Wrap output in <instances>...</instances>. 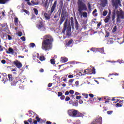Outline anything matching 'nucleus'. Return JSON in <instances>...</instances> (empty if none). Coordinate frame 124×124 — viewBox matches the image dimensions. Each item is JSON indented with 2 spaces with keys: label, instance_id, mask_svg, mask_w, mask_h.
I'll list each match as a JSON object with an SVG mask.
<instances>
[{
  "label": "nucleus",
  "instance_id": "1",
  "mask_svg": "<svg viewBox=\"0 0 124 124\" xmlns=\"http://www.w3.org/2000/svg\"><path fill=\"white\" fill-rule=\"evenodd\" d=\"M54 40L50 35H46L44 36L42 43V49L45 51H49L52 49V44Z\"/></svg>",
  "mask_w": 124,
  "mask_h": 124
},
{
  "label": "nucleus",
  "instance_id": "2",
  "mask_svg": "<svg viewBox=\"0 0 124 124\" xmlns=\"http://www.w3.org/2000/svg\"><path fill=\"white\" fill-rule=\"evenodd\" d=\"M63 1L61 0L59 2V6L58 8V10L57 13V14H58L59 17L61 16V18L60 19V21L59 22L60 25H62L64 20L67 18V15H66V9L63 7ZM63 7V8H62Z\"/></svg>",
  "mask_w": 124,
  "mask_h": 124
},
{
  "label": "nucleus",
  "instance_id": "3",
  "mask_svg": "<svg viewBox=\"0 0 124 124\" xmlns=\"http://www.w3.org/2000/svg\"><path fill=\"white\" fill-rule=\"evenodd\" d=\"M58 6V1L55 0L52 6L50 7V10L48 11L49 14L47 13H45L44 16L46 20H50L51 16L53 13H55L57 11V7Z\"/></svg>",
  "mask_w": 124,
  "mask_h": 124
},
{
  "label": "nucleus",
  "instance_id": "4",
  "mask_svg": "<svg viewBox=\"0 0 124 124\" xmlns=\"http://www.w3.org/2000/svg\"><path fill=\"white\" fill-rule=\"evenodd\" d=\"M8 77L9 81L12 82V86H22L23 82H22V80L20 79V78L16 77L11 74L8 75Z\"/></svg>",
  "mask_w": 124,
  "mask_h": 124
},
{
  "label": "nucleus",
  "instance_id": "5",
  "mask_svg": "<svg viewBox=\"0 0 124 124\" xmlns=\"http://www.w3.org/2000/svg\"><path fill=\"white\" fill-rule=\"evenodd\" d=\"M77 4L78 7V11L79 15H82V11H88V7L86 3H85L84 0H78Z\"/></svg>",
  "mask_w": 124,
  "mask_h": 124
},
{
  "label": "nucleus",
  "instance_id": "6",
  "mask_svg": "<svg viewBox=\"0 0 124 124\" xmlns=\"http://www.w3.org/2000/svg\"><path fill=\"white\" fill-rule=\"evenodd\" d=\"M68 21V19L67 18L66 19L63 25V28L62 31V33H65V31H66V35L67 36H70V32H71V25L70 23L68 24L67 22Z\"/></svg>",
  "mask_w": 124,
  "mask_h": 124
},
{
  "label": "nucleus",
  "instance_id": "7",
  "mask_svg": "<svg viewBox=\"0 0 124 124\" xmlns=\"http://www.w3.org/2000/svg\"><path fill=\"white\" fill-rule=\"evenodd\" d=\"M112 6L115 8V9H118L119 6H122L121 4V0H112Z\"/></svg>",
  "mask_w": 124,
  "mask_h": 124
},
{
  "label": "nucleus",
  "instance_id": "8",
  "mask_svg": "<svg viewBox=\"0 0 124 124\" xmlns=\"http://www.w3.org/2000/svg\"><path fill=\"white\" fill-rule=\"evenodd\" d=\"M116 24H120L121 22H122V20H121V19H124V12L122 11L118 15L116 16Z\"/></svg>",
  "mask_w": 124,
  "mask_h": 124
},
{
  "label": "nucleus",
  "instance_id": "9",
  "mask_svg": "<svg viewBox=\"0 0 124 124\" xmlns=\"http://www.w3.org/2000/svg\"><path fill=\"white\" fill-rule=\"evenodd\" d=\"M78 112V110L75 109H70L68 111V114L71 117H73V118H76V116H77Z\"/></svg>",
  "mask_w": 124,
  "mask_h": 124
},
{
  "label": "nucleus",
  "instance_id": "10",
  "mask_svg": "<svg viewBox=\"0 0 124 124\" xmlns=\"http://www.w3.org/2000/svg\"><path fill=\"white\" fill-rule=\"evenodd\" d=\"M84 73L85 74L90 75V74H95V68L93 67V70L92 69H87L85 70L84 71Z\"/></svg>",
  "mask_w": 124,
  "mask_h": 124
},
{
  "label": "nucleus",
  "instance_id": "11",
  "mask_svg": "<svg viewBox=\"0 0 124 124\" xmlns=\"http://www.w3.org/2000/svg\"><path fill=\"white\" fill-rule=\"evenodd\" d=\"M13 64L15 65L16 67L17 68H22V66H23V65L22 64V63L20 62V61H18V60H16L14 61Z\"/></svg>",
  "mask_w": 124,
  "mask_h": 124
},
{
  "label": "nucleus",
  "instance_id": "12",
  "mask_svg": "<svg viewBox=\"0 0 124 124\" xmlns=\"http://www.w3.org/2000/svg\"><path fill=\"white\" fill-rule=\"evenodd\" d=\"M0 26L1 27V30L2 31H7V30L8 29V25L6 23L1 24H0Z\"/></svg>",
  "mask_w": 124,
  "mask_h": 124
},
{
  "label": "nucleus",
  "instance_id": "13",
  "mask_svg": "<svg viewBox=\"0 0 124 124\" xmlns=\"http://www.w3.org/2000/svg\"><path fill=\"white\" fill-rule=\"evenodd\" d=\"M111 20V13H108V16L105 17V19L104 20L105 23H107L109 22Z\"/></svg>",
  "mask_w": 124,
  "mask_h": 124
},
{
  "label": "nucleus",
  "instance_id": "14",
  "mask_svg": "<svg viewBox=\"0 0 124 124\" xmlns=\"http://www.w3.org/2000/svg\"><path fill=\"white\" fill-rule=\"evenodd\" d=\"M37 27L39 30H41V31H45V27H44L42 21L40 22V24L37 26Z\"/></svg>",
  "mask_w": 124,
  "mask_h": 124
},
{
  "label": "nucleus",
  "instance_id": "15",
  "mask_svg": "<svg viewBox=\"0 0 124 124\" xmlns=\"http://www.w3.org/2000/svg\"><path fill=\"white\" fill-rule=\"evenodd\" d=\"M75 28L76 31H78V30H79V26H80V25L78 23V21H77V18H76V17H75Z\"/></svg>",
  "mask_w": 124,
  "mask_h": 124
},
{
  "label": "nucleus",
  "instance_id": "16",
  "mask_svg": "<svg viewBox=\"0 0 124 124\" xmlns=\"http://www.w3.org/2000/svg\"><path fill=\"white\" fill-rule=\"evenodd\" d=\"M37 59H39L41 62H43L44 61H45L46 58L44 56L42 55L41 56H39V54H37Z\"/></svg>",
  "mask_w": 124,
  "mask_h": 124
},
{
  "label": "nucleus",
  "instance_id": "17",
  "mask_svg": "<svg viewBox=\"0 0 124 124\" xmlns=\"http://www.w3.org/2000/svg\"><path fill=\"white\" fill-rule=\"evenodd\" d=\"M70 21H71V26L72 27V29L73 31H74V21L73 17H71L70 18Z\"/></svg>",
  "mask_w": 124,
  "mask_h": 124
},
{
  "label": "nucleus",
  "instance_id": "18",
  "mask_svg": "<svg viewBox=\"0 0 124 124\" xmlns=\"http://www.w3.org/2000/svg\"><path fill=\"white\" fill-rule=\"evenodd\" d=\"M116 12L115 11L112 12V20L113 22V23H115L116 22Z\"/></svg>",
  "mask_w": 124,
  "mask_h": 124
},
{
  "label": "nucleus",
  "instance_id": "19",
  "mask_svg": "<svg viewBox=\"0 0 124 124\" xmlns=\"http://www.w3.org/2000/svg\"><path fill=\"white\" fill-rule=\"evenodd\" d=\"M18 21H19V19H18V17H16L14 20V23H15V26L19 25V23H18Z\"/></svg>",
  "mask_w": 124,
  "mask_h": 124
},
{
  "label": "nucleus",
  "instance_id": "20",
  "mask_svg": "<svg viewBox=\"0 0 124 124\" xmlns=\"http://www.w3.org/2000/svg\"><path fill=\"white\" fill-rule=\"evenodd\" d=\"M10 0H0V4H5Z\"/></svg>",
  "mask_w": 124,
  "mask_h": 124
},
{
  "label": "nucleus",
  "instance_id": "21",
  "mask_svg": "<svg viewBox=\"0 0 124 124\" xmlns=\"http://www.w3.org/2000/svg\"><path fill=\"white\" fill-rule=\"evenodd\" d=\"M61 61L62 62H66L68 61V59L66 57H61Z\"/></svg>",
  "mask_w": 124,
  "mask_h": 124
},
{
  "label": "nucleus",
  "instance_id": "22",
  "mask_svg": "<svg viewBox=\"0 0 124 124\" xmlns=\"http://www.w3.org/2000/svg\"><path fill=\"white\" fill-rule=\"evenodd\" d=\"M97 12V10L94 9V10L92 13V15L94 16V17L97 16L98 14L96 13Z\"/></svg>",
  "mask_w": 124,
  "mask_h": 124
},
{
  "label": "nucleus",
  "instance_id": "23",
  "mask_svg": "<svg viewBox=\"0 0 124 124\" xmlns=\"http://www.w3.org/2000/svg\"><path fill=\"white\" fill-rule=\"evenodd\" d=\"M14 52V50H13V48L12 47L9 48V51H7L6 53L7 54H10V53H13Z\"/></svg>",
  "mask_w": 124,
  "mask_h": 124
},
{
  "label": "nucleus",
  "instance_id": "24",
  "mask_svg": "<svg viewBox=\"0 0 124 124\" xmlns=\"http://www.w3.org/2000/svg\"><path fill=\"white\" fill-rule=\"evenodd\" d=\"M84 114H83L80 112H78V113L77 114L76 117H81L82 118H83V117H84Z\"/></svg>",
  "mask_w": 124,
  "mask_h": 124
},
{
  "label": "nucleus",
  "instance_id": "25",
  "mask_svg": "<svg viewBox=\"0 0 124 124\" xmlns=\"http://www.w3.org/2000/svg\"><path fill=\"white\" fill-rule=\"evenodd\" d=\"M33 10L34 11V14H35L36 15H38V10H37V9L34 8L33 9Z\"/></svg>",
  "mask_w": 124,
  "mask_h": 124
},
{
  "label": "nucleus",
  "instance_id": "26",
  "mask_svg": "<svg viewBox=\"0 0 124 124\" xmlns=\"http://www.w3.org/2000/svg\"><path fill=\"white\" fill-rule=\"evenodd\" d=\"M82 16L84 18H87L88 17V13L86 12H84L82 13Z\"/></svg>",
  "mask_w": 124,
  "mask_h": 124
},
{
  "label": "nucleus",
  "instance_id": "27",
  "mask_svg": "<svg viewBox=\"0 0 124 124\" xmlns=\"http://www.w3.org/2000/svg\"><path fill=\"white\" fill-rule=\"evenodd\" d=\"M117 26H115L112 29V32H116L117 31Z\"/></svg>",
  "mask_w": 124,
  "mask_h": 124
},
{
  "label": "nucleus",
  "instance_id": "28",
  "mask_svg": "<svg viewBox=\"0 0 124 124\" xmlns=\"http://www.w3.org/2000/svg\"><path fill=\"white\" fill-rule=\"evenodd\" d=\"M50 62H51V64H55L56 63V62L55 61V59H51L50 60Z\"/></svg>",
  "mask_w": 124,
  "mask_h": 124
},
{
  "label": "nucleus",
  "instance_id": "29",
  "mask_svg": "<svg viewBox=\"0 0 124 124\" xmlns=\"http://www.w3.org/2000/svg\"><path fill=\"white\" fill-rule=\"evenodd\" d=\"M29 45L30 47H31L32 48H34V46H35V44L33 43H31Z\"/></svg>",
  "mask_w": 124,
  "mask_h": 124
},
{
  "label": "nucleus",
  "instance_id": "30",
  "mask_svg": "<svg viewBox=\"0 0 124 124\" xmlns=\"http://www.w3.org/2000/svg\"><path fill=\"white\" fill-rule=\"evenodd\" d=\"M22 12H25V13H26V14H30V12H29L27 10L23 9V10H22Z\"/></svg>",
  "mask_w": 124,
  "mask_h": 124
},
{
  "label": "nucleus",
  "instance_id": "31",
  "mask_svg": "<svg viewBox=\"0 0 124 124\" xmlns=\"http://www.w3.org/2000/svg\"><path fill=\"white\" fill-rule=\"evenodd\" d=\"M116 107H123V104H120L119 103H117L116 105Z\"/></svg>",
  "mask_w": 124,
  "mask_h": 124
},
{
  "label": "nucleus",
  "instance_id": "32",
  "mask_svg": "<svg viewBox=\"0 0 124 124\" xmlns=\"http://www.w3.org/2000/svg\"><path fill=\"white\" fill-rule=\"evenodd\" d=\"M108 13V12L107 11H104L103 12V16H106V15H107Z\"/></svg>",
  "mask_w": 124,
  "mask_h": 124
},
{
  "label": "nucleus",
  "instance_id": "33",
  "mask_svg": "<svg viewBox=\"0 0 124 124\" xmlns=\"http://www.w3.org/2000/svg\"><path fill=\"white\" fill-rule=\"evenodd\" d=\"M73 106H75L76 107H77V106H78V102H74L73 103Z\"/></svg>",
  "mask_w": 124,
  "mask_h": 124
},
{
  "label": "nucleus",
  "instance_id": "34",
  "mask_svg": "<svg viewBox=\"0 0 124 124\" xmlns=\"http://www.w3.org/2000/svg\"><path fill=\"white\" fill-rule=\"evenodd\" d=\"M36 120L38 123H40V121H41V119H40V118H39L38 116L36 117Z\"/></svg>",
  "mask_w": 124,
  "mask_h": 124
},
{
  "label": "nucleus",
  "instance_id": "35",
  "mask_svg": "<svg viewBox=\"0 0 124 124\" xmlns=\"http://www.w3.org/2000/svg\"><path fill=\"white\" fill-rule=\"evenodd\" d=\"M48 4V1L46 0L44 3V7L46 8L47 7V5Z\"/></svg>",
  "mask_w": 124,
  "mask_h": 124
},
{
  "label": "nucleus",
  "instance_id": "36",
  "mask_svg": "<svg viewBox=\"0 0 124 124\" xmlns=\"http://www.w3.org/2000/svg\"><path fill=\"white\" fill-rule=\"evenodd\" d=\"M72 42H73V40L72 39L70 40L67 43V45H70V44H72Z\"/></svg>",
  "mask_w": 124,
  "mask_h": 124
},
{
  "label": "nucleus",
  "instance_id": "37",
  "mask_svg": "<svg viewBox=\"0 0 124 124\" xmlns=\"http://www.w3.org/2000/svg\"><path fill=\"white\" fill-rule=\"evenodd\" d=\"M83 96L85 97V98H89V95L88 94L86 93H82V94Z\"/></svg>",
  "mask_w": 124,
  "mask_h": 124
},
{
  "label": "nucleus",
  "instance_id": "38",
  "mask_svg": "<svg viewBox=\"0 0 124 124\" xmlns=\"http://www.w3.org/2000/svg\"><path fill=\"white\" fill-rule=\"evenodd\" d=\"M112 101H116L115 102H119V101H120V100L118 99H115V98H112Z\"/></svg>",
  "mask_w": 124,
  "mask_h": 124
},
{
  "label": "nucleus",
  "instance_id": "39",
  "mask_svg": "<svg viewBox=\"0 0 124 124\" xmlns=\"http://www.w3.org/2000/svg\"><path fill=\"white\" fill-rule=\"evenodd\" d=\"M112 113H113V110H109L107 111V114L108 115H111L112 114Z\"/></svg>",
  "mask_w": 124,
  "mask_h": 124
},
{
  "label": "nucleus",
  "instance_id": "40",
  "mask_svg": "<svg viewBox=\"0 0 124 124\" xmlns=\"http://www.w3.org/2000/svg\"><path fill=\"white\" fill-rule=\"evenodd\" d=\"M73 81H74V79H70L69 80L68 82L70 84H72L73 83Z\"/></svg>",
  "mask_w": 124,
  "mask_h": 124
},
{
  "label": "nucleus",
  "instance_id": "41",
  "mask_svg": "<svg viewBox=\"0 0 124 124\" xmlns=\"http://www.w3.org/2000/svg\"><path fill=\"white\" fill-rule=\"evenodd\" d=\"M3 49H4V47L2 46L1 45H0V52H2V51H3Z\"/></svg>",
  "mask_w": 124,
  "mask_h": 124
},
{
  "label": "nucleus",
  "instance_id": "42",
  "mask_svg": "<svg viewBox=\"0 0 124 124\" xmlns=\"http://www.w3.org/2000/svg\"><path fill=\"white\" fill-rule=\"evenodd\" d=\"M7 35L8 36V40H11L12 39V37H11L10 35L8 34Z\"/></svg>",
  "mask_w": 124,
  "mask_h": 124
},
{
  "label": "nucleus",
  "instance_id": "43",
  "mask_svg": "<svg viewBox=\"0 0 124 124\" xmlns=\"http://www.w3.org/2000/svg\"><path fill=\"white\" fill-rule=\"evenodd\" d=\"M62 92H58V96H62Z\"/></svg>",
  "mask_w": 124,
  "mask_h": 124
},
{
  "label": "nucleus",
  "instance_id": "44",
  "mask_svg": "<svg viewBox=\"0 0 124 124\" xmlns=\"http://www.w3.org/2000/svg\"><path fill=\"white\" fill-rule=\"evenodd\" d=\"M65 100V101H69L70 100V97L68 96L66 97Z\"/></svg>",
  "mask_w": 124,
  "mask_h": 124
},
{
  "label": "nucleus",
  "instance_id": "45",
  "mask_svg": "<svg viewBox=\"0 0 124 124\" xmlns=\"http://www.w3.org/2000/svg\"><path fill=\"white\" fill-rule=\"evenodd\" d=\"M1 62L3 63V64H5V63H6V61H5V60H2Z\"/></svg>",
  "mask_w": 124,
  "mask_h": 124
},
{
  "label": "nucleus",
  "instance_id": "46",
  "mask_svg": "<svg viewBox=\"0 0 124 124\" xmlns=\"http://www.w3.org/2000/svg\"><path fill=\"white\" fill-rule=\"evenodd\" d=\"M20 39H21L22 41H26V37L25 36L21 37Z\"/></svg>",
  "mask_w": 124,
  "mask_h": 124
},
{
  "label": "nucleus",
  "instance_id": "47",
  "mask_svg": "<svg viewBox=\"0 0 124 124\" xmlns=\"http://www.w3.org/2000/svg\"><path fill=\"white\" fill-rule=\"evenodd\" d=\"M82 96H77L76 98V99H78V100H80L81 99Z\"/></svg>",
  "mask_w": 124,
  "mask_h": 124
},
{
  "label": "nucleus",
  "instance_id": "48",
  "mask_svg": "<svg viewBox=\"0 0 124 124\" xmlns=\"http://www.w3.org/2000/svg\"><path fill=\"white\" fill-rule=\"evenodd\" d=\"M69 92L70 94H73L74 93V91L72 90H70Z\"/></svg>",
  "mask_w": 124,
  "mask_h": 124
},
{
  "label": "nucleus",
  "instance_id": "49",
  "mask_svg": "<svg viewBox=\"0 0 124 124\" xmlns=\"http://www.w3.org/2000/svg\"><path fill=\"white\" fill-rule=\"evenodd\" d=\"M28 122L30 123V124H32V120L31 119V118H30L29 119H28Z\"/></svg>",
  "mask_w": 124,
  "mask_h": 124
},
{
  "label": "nucleus",
  "instance_id": "50",
  "mask_svg": "<svg viewBox=\"0 0 124 124\" xmlns=\"http://www.w3.org/2000/svg\"><path fill=\"white\" fill-rule=\"evenodd\" d=\"M88 9L90 11H91V10H92V6H91L90 4H89V5H88Z\"/></svg>",
  "mask_w": 124,
  "mask_h": 124
},
{
  "label": "nucleus",
  "instance_id": "51",
  "mask_svg": "<svg viewBox=\"0 0 124 124\" xmlns=\"http://www.w3.org/2000/svg\"><path fill=\"white\" fill-rule=\"evenodd\" d=\"M60 98H61V99H62V100H63V99H64V98H65V96L62 95Z\"/></svg>",
  "mask_w": 124,
  "mask_h": 124
},
{
  "label": "nucleus",
  "instance_id": "52",
  "mask_svg": "<svg viewBox=\"0 0 124 124\" xmlns=\"http://www.w3.org/2000/svg\"><path fill=\"white\" fill-rule=\"evenodd\" d=\"M52 86H53V83H49L47 85L48 88H51V87H52Z\"/></svg>",
  "mask_w": 124,
  "mask_h": 124
},
{
  "label": "nucleus",
  "instance_id": "53",
  "mask_svg": "<svg viewBox=\"0 0 124 124\" xmlns=\"http://www.w3.org/2000/svg\"><path fill=\"white\" fill-rule=\"evenodd\" d=\"M21 35H23V33H22V32H18V36H21Z\"/></svg>",
  "mask_w": 124,
  "mask_h": 124
},
{
  "label": "nucleus",
  "instance_id": "54",
  "mask_svg": "<svg viewBox=\"0 0 124 124\" xmlns=\"http://www.w3.org/2000/svg\"><path fill=\"white\" fill-rule=\"evenodd\" d=\"M68 78H69L70 79H71V78H73L74 76L73 75H69L68 76Z\"/></svg>",
  "mask_w": 124,
  "mask_h": 124
},
{
  "label": "nucleus",
  "instance_id": "55",
  "mask_svg": "<svg viewBox=\"0 0 124 124\" xmlns=\"http://www.w3.org/2000/svg\"><path fill=\"white\" fill-rule=\"evenodd\" d=\"M100 51L101 53H104V49H103V48H100Z\"/></svg>",
  "mask_w": 124,
  "mask_h": 124
},
{
  "label": "nucleus",
  "instance_id": "56",
  "mask_svg": "<svg viewBox=\"0 0 124 124\" xmlns=\"http://www.w3.org/2000/svg\"><path fill=\"white\" fill-rule=\"evenodd\" d=\"M78 103H79V104H82L83 103V100L80 99L78 101Z\"/></svg>",
  "mask_w": 124,
  "mask_h": 124
},
{
  "label": "nucleus",
  "instance_id": "57",
  "mask_svg": "<svg viewBox=\"0 0 124 124\" xmlns=\"http://www.w3.org/2000/svg\"><path fill=\"white\" fill-rule=\"evenodd\" d=\"M80 94H80V93H79L78 92H76L75 93V95H80Z\"/></svg>",
  "mask_w": 124,
  "mask_h": 124
},
{
  "label": "nucleus",
  "instance_id": "58",
  "mask_svg": "<svg viewBox=\"0 0 124 124\" xmlns=\"http://www.w3.org/2000/svg\"><path fill=\"white\" fill-rule=\"evenodd\" d=\"M68 94H69V92L66 91V92L65 93V95H68Z\"/></svg>",
  "mask_w": 124,
  "mask_h": 124
},
{
  "label": "nucleus",
  "instance_id": "59",
  "mask_svg": "<svg viewBox=\"0 0 124 124\" xmlns=\"http://www.w3.org/2000/svg\"><path fill=\"white\" fill-rule=\"evenodd\" d=\"M105 103H109V99H107V100L105 101Z\"/></svg>",
  "mask_w": 124,
  "mask_h": 124
},
{
  "label": "nucleus",
  "instance_id": "60",
  "mask_svg": "<svg viewBox=\"0 0 124 124\" xmlns=\"http://www.w3.org/2000/svg\"><path fill=\"white\" fill-rule=\"evenodd\" d=\"M97 28H99V27H100V26H101V22H99L98 24H97Z\"/></svg>",
  "mask_w": 124,
  "mask_h": 124
},
{
  "label": "nucleus",
  "instance_id": "61",
  "mask_svg": "<svg viewBox=\"0 0 124 124\" xmlns=\"http://www.w3.org/2000/svg\"><path fill=\"white\" fill-rule=\"evenodd\" d=\"M89 96L90 97H93V94H92V93H90L89 94Z\"/></svg>",
  "mask_w": 124,
  "mask_h": 124
},
{
  "label": "nucleus",
  "instance_id": "62",
  "mask_svg": "<svg viewBox=\"0 0 124 124\" xmlns=\"http://www.w3.org/2000/svg\"><path fill=\"white\" fill-rule=\"evenodd\" d=\"M46 124H52V122H51L50 121H46Z\"/></svg>",
  "mask_w": 124,
  "mask_h": 124
},
{
  "label": "nucleus",
  "instance_id": "63",
  "mask_svg": "<svg viewBox=\"0 0 124 124\" xmlns=\"http://www.w3.org/2000/svg\"><path fill=\"white\" fill-rule=\"evenodd\" d=\"M40 72H44V69H43V68H41L40 70Z\"/></svg>",
  "mask_w": 124,
  "mask_h": 124
},
{
  "label": "nucleus",
  "instance_id": "64",
  "mask_svg": "<svg viewBox=\"0 0 124 124\" xmlns=\"http://www.w3.org/2000/svg\"><path fill=\"white\" fill-rule=\"evenodd\" d=\"M37 120H34V121H33V124H37Z\"/></svg>",
  "mask_w": 124,
  "mask_h": 124
}]
</instances>
